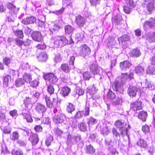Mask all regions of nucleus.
Returning <instances> with one entry per match:
<instances>
[{"instance_id": "nucleus-1", "label": "nucleus", "mask_w": 155, "mask_h": 155, "mask_svg": "<svg viewBox=\"0 0 155 155\" xmlns=\"http://www.w3.org/2000/svg\"><path fill=\"white\" fill-rule=\"evenodd\" d=\"M115 125L119 129V130L122 135H127V129L126 123L122 121L117 120L115 122Z\"/></svg>"}, {"instance_id": "nucleus-2", "label": "nucleus", "mask_w": 155, "mask_h": 155, "mask_svg": "<svg viewBox=\"0 0 155 155\" xmlns=\"http://www.w3.org/2000/svg\"><path fill=\"white\" fill-rule=\"evenodd\" d=\"M91 50L89 47L87 45L84 44L79 47V54L82 57L89 55L91 53Z\"/></svg>"}, {"instance_id": "nucleus-3", "label": "nucleus", "mask_w": 155, "mask_h": 155, "mask_svg": "<svg viewBox=\"0 0 155 155\" xmlns=\"http://www.w3.org/2000/svg\"><path fill=\"white\" fill-rule=\"evenodd\" d=\"M68 43V40L64 36H57L54 39V44L58 47H62Z\"/></svg>"}, {"instance_id": "nucleus-4", "label": "nucleus", "mask_w": 155, "mask_h": 155, "mask_svg": "<svg viewBox=\"0 0 155 155\" xmlns=\"http://www.w3.org/2000/svg\"><path fill=\"white\" fill-rule=\"evenodd\" d=\"M55 97L52 98V100L51 101L49 97L47 96H45L47 106L48 107H54L57 106L58 101L57 94H55Z\"/></svg>"}, {"instance_id": "nucleus-5", "label": "nucleus", "mask_w": 155, "mask_h": 155, "mask_svg": "<svg viewBox=\"0 0 155 155\" xmlns=\"http://www.w3.org/2000/svg\"><path fill=\"white\" fill-rule=\"evenodd\" d=\"M44 78L45 80H48L51 84H55L58 81L56 76L52 73L46 74L44 76Z\"/></svg>"}, {"instance_id": "nucleus-6", "label": "nucleus", "mask_w": 155, "mask_h": 155, "mask_svg": "<svg viewBox=\"0 0 155 155\" xmlns=\"http://www.w3.org/2000/svg\"><path fill=\"white\" fill-rule=\"evenodd\" d=\"M7 7L9 9V14L16 16V14L19 10L18 8L16 7L15 5L11 3L8 4Z\"/></svg>"}, {"instance_id": "nucleus-7", "label": "nucleus", "mask_w": 155, "mask_h": 155, "mask_svg": "<svg viewBox=\"0 0 155 155\" xmlns=\"http://www.w3.org/2000/svg\"><path fill=\"white\" fill-rule=\"evenodd\" d=\"M154 2L153 0H144V4L146 5L147 9L150 13H151L154 9Z\"/></svg>"}, {"instance_id": "nucleus-8", "label": "nucleus", "mask_w": 155, "mask_h": 155, "mask_svg": "<svg viewBox=\"0 0 155 155\" xmlns=\"http://www.w3.org/2000/svg\"><path fill=\"white\" fill-rule=\"evenodd\" d=\"M65 117L64 115L60 114L54 116L53 117L54 122L55 124L61 123L63 122Z\"/></svg>"}, {"instance_id": "nucleus-9", "label": "nucleus", "mask_w": 155, "mask_h": 155, "mask_svg": "<svg viewBox=\"0 0 155 155\" xmlns=\"http://www.w3.org/2000/svg\"><path fill=\"white\" fill-rule=\"evenodd\" d=\"M141 102L140 101H137L132 103L130 105V108L134 111H135L142 108Z\"/></svg>"}, {"instance_id": "nucleus-10", "label": "nucleus", "mask_w": 155, "mask_h": 155, "mask_svg": "<svg viewBox=\"0 0 155 155\" xmlns=\"http://www.w3.org/2000/svg\"><path fill=\"white\" fill-rule=\"evenodd\" d=\"M76 22L78 25L80 27H83L85 24L84 18L79 15L76 17Z\"/></svg>"}, {"instance_id": "nucleus-11", "label": "nucleus", "mask_w": 155, "mask_h": 155, "mask_svg": "<svg viewBox=\"0 0 155 155\" xmlns=\"http://www.w3.org/2000/svg\"><path fill=\"white\" fill-rule=\"evenodd\" d=\"M148 25L151 28L155 27V18H151L149 21H145L143 24V27L145 30L147 29Z\"/></svg>"}, {"instance_id": "nucleus-12", "label": "nucleus", "mask_w": 155, "mask_h": 155, "mask_svg": "<svg viewBox=\"0 0 155 155\" xmlns=\"http://www.w3.org/2000/svg\"><path fill=\"white\" fill-rule=\"evenodd\" d=\"M134 74L133 73H130L129 74L123 73L122 74L121 76V80L123 83L128 79L130 80L133 78Z\"/></svg>"}, {"instance_id": "nucleus-13", "label": "nucleus", "mask_w": 155, "mask_h": 155, "mask_svg": "<svg viewBox=\"0 0 155 155\" xmlns=\"http://www.w3.org/2000/svg\"><path fill=\"white\" fill-rule=\"evenodd\" d=\"M138 91L137 88L134 86H130L128 89V93L130 97H134Z\"/></svg>"}, {"instance_id": "nucleus-14", "label": "nucleus", "mask_w": 155, "mask_h": 155, "mask_svg": "<svg viewBox=\"0 0 155 155\" xmlns=\"http://www.w3.org/2000/svg\"><path fill=\"white\" fill-rule=\"evenodd\" d=\"M32 39L37 41H40L43 40L41 34L39 32H35L31 35Z\"/></svg>"}, {"instance_id": "nucleus-15", "label": "nucleus", "mask_w": 155, "mask_h": 155, "mask_svg": "<svg viewBox=\"0 0 155 155\" xmlns=\"http://www.w3.org/2000/svg\"><path fill=\"white\" fill-rule=\"evenodd\" d=\"M89 69L91 72L94 74H98L100 71V68L95 63L91 64Z\"/></svg>"}, {"instance_id": "nucleus-16", "label": "nucleus", "mask_w": 155, "mask_h": 155, "mask_svg": "<svg viewBox=\"0 0 155 155\" xmlns=\"http://www.w3.org/2000/svg\"><path fill=\"white\" fill-rule=\"evenodd\" d=\"M36 18L35 17L31 16L30 17H27L23 19L22 21V23L25 25H28L34 23L35 22Z\"/></svg>"}, {"instance_id": "nucleus-17", "label": "nucleus", "mask_w": 155, "mask_h": 155, "mask_svg": "<svg viewBox=\"0 0 155 155\" xmlns=\"http://www.w3.org/2000/svg\"><path fill=\"white\" fill-rule=\"evenodd\" d=\"M131 65V64L128 61H125L120 64V68L121 70L126 71Z\"/></svg>"}, {"instance_id": "nucleus-18", "label": "nucleus", "mask_w": 155, "mask_h": 155, "mask_svg": "<svg viewBox=\"0 0 155 155\" xmlns=\"http://www.w3.org/2000/svg\"><path fill=\"white\" fill-rule=\"evenodd\" d=\"M124 83L121 81L116 80L115 81L112 85V87L114 91H117L121 87Z\"/></svg>"}, {"instance_id": "nucleus-19", "label": "nucleus", "mask_w": 155, "mask_h": 155, "mask_svg": "<svg viewBox=\"0 0 155 155\" xmlns=\"http://www.w3.org/2000/svg\"><path fill=\"white\" fill-rule=\"evenodd\" d=\"M130 55L132 57H138L141 55L139 49L135 48L133 49L129 53Z\"/></svg>"}, {"instance_id": "nucleus-20", "label": "nucleus", "mask_w": 155, "mask_h": 155, "mask_svg": "<svg viewBox=\"0 0 155 155\" xmlns=\"http://www.w3.org/2000/svg\"><path fill=\"white\" fill-rule=\"evenodd\" d=\"M71 89L67 87H63L60 92L61 94L63 97L68 96L71 91Z\"/></svg>"}, {"instance_id": "nucleus-21", "label": "nucleus", "mask_w": 155, "mask_h": 155, "mask_svg": "<svg viewBox=\"0 0 155 155\" xmlns=\"http://www.w3.org/2000/svg\"><path fill=\"white\" fill-rule=\"evenodd\" d=\"M146 38L150 42H155V33L154 32L147 33L146 35Z\"/></svg>"}, {"instance_id": "nucleus-22", "label": "nucleus", "mask_w": 155, "mask_h": 155, "mask_svg": "<svg viewBox=\"0 0 155 155\" xmlns=\"http://www.w3.org/2000/svg\"><path fill=\"white\" fill-rule=\"evenodd\" d=\"M122 21V17L121 15L118 14L115 16L112 20V23L115 25H117L121 23Z\"/></svg>"}, {"instance_id": "nucleus-23", "label": "nucleus", "mask_w": 155, "mask_h": 155, "mask_svg": "<svg viewBox=\"0 0 155 155\" xmlns=\"http://www.w3.org/2000/svg\"><path fill=\"white\" fill-rule=\"evenodd\" d=\"M29 140L31 141L33 145H36L38 143L39 140L38 135L36 134H32L30 135Z\"/></svg>"}, {"instance_id": "nucleus-24", "label": "nucleus", "mask_w": 155, "mask_h": 155, "mask_svg": "<svg viewBox=\"0 0 155 155\" xmlns=\"http://www.w3.org/2000/svg\"><path fill=\"white\" fill-rule=\"evenodd\" d=\"M135 73L139 75H142L145 73L143 67L141 65H138L135 68Z\"/></svg>"}, {"instance_id": "nucleus-25", "label": "nucleus", "mask_w": 155, "mask_h": 155, "mask_svg": "<svg viewBox=\"0 0 155 155\" xmlns=\"http://www.w3.org/2000/svg\"><path fill=\"white\" fill-rule=\"evenodd\" d=\"M35 109L38 112L42 114L46 110V109L45 106L40 104H37Z\"/></svg>"}, {"instance_id": "nucleus-26", "label": "nucleus", "mask_w": 155, "mask_h": 155, "mask_svg": "<svg viewBox=\"0 0 155 155\" xmlns=\"http://www.w3.org/2000/svg\"><path fill=\"white\" fill-rule=\"evenodd\" d=\"M137 146L141 148H146L147 146L146 142L143 139H140L137 142Z\"/></svg>"}, {"instance_id": "nucleus-27", "label": "nucleus", "mask_w": 155, "mask_h": 155, "mask_svg": "<svg viewBox=\"0 0 155 155\" xmlns=\"http://www.w3.org/2000/svg\"><path fill=\"white\" fill-rule=\"evenodd\" d=\"M23 80L26 82L31 83V82L32 78L31 75L29 73H25L23 76Z\"/></svg>"}, {"instance_id": "nucleus-28", "label": "nucleus", "mask_w": 155, "mask_h": 155, "mask_svg": "<svg viewBox=\"0 0 155 155\" xmlns=\"http://www.w3.org/2000/svg\"><path fill=\"white\" fill-rule=\"evenodd\" d=\"M130 38L128 35H124L118 38L119 43L120 42L122 44H124L125 42L129 41Z\"/></svg>"}, {"instance_id": "nucleus-29", "label": "nucleus", "mask_w": 155, "mask_h": 155, "mask_svg": "<svg viewBox=\"0 0 155 155\" xmlns=\"http://www.w3.org/2000/svg\"><path fill=\"white\" fill-rule=\"evenodd\" d=\"M64 29L65 33L68 34L72 33L74 30L73 27L69 25H65Z\"/></svg>"}, {"instance_id": "nucleus-30", "label": "nucleus", "mask_w": 155, "mask_h": 155, "mask_svg": "<svg viewBox=\"0 0 155 155\" xmlns=\"http://www.w3.org/2000/svg\"><path fill=\"white\" fill-rule=\"evenodd\" d=\"M37 58L40 61H45L47 59L48 56L45 53L42 52L40 53L39 56L37 57Z\"/></svg>"}, {"instance_id": "nucleus-31", "label": "nucleus", "mask_w": 155, "mask_h": 155, "mask_svg": "<svg viewBox=\"0 0 155 155\" xmlns=\"http://www.w3.org/2000/svg\"><path fill=\"white\" fill-rule=\"evenodd\" d=\"M14 33L15 35L18 38H22L24 37L23 33L21 30L18 29L14 31Z\"/></svg>"}, {"instance_id": "nucleus-32", "label": "nucleus", "mask_w": 155, "mask_h": 155, "mask_svg": "<svg viewBox=\"0 0 155 155\" xmlns=\"http://www.w3.org/2000/svg\"><path fill=\"white\" fill-rule=\"evenodd\" d=\"M147 117V114L146 112L144 111L140 112L138 116L139 119L143 121H146Z\"/></svg>"}, {"instance_id": "nucleus-33", "label": "nucleus", "mask_w": 155, "mask_h": 155, "mask_svg": "<svg viewBox=\"0 0 155 155\" xmlns=\"http://www.w3.org/2000/svg\"><path fill=\"white\" fill-rule=\"evenodd\" d=\"M6 112L5 108L0 107V120H2L5 118V114Z\"/></svg>"}, {"instance_id": "nucleus-34", "label": "nucleus", "mask_w": 155, "mask_h": 155, "mask_svg": "<svg viewBox=\"0 0 155 155\" xmlns=\"http://www.w3.org/2000/svg\"><path fill=\"white\" fill-rule=\"evenodd\" d=\"M19 137L18 133L17 131L12 132L10 135L11 139L14 141L17 140Z\"/></svg>"}, {"instance_id": "nucleus-35", "label": "nucleus", "mask_w": 155, "mask_h": 155, "mask_svg": "<svg viewBox=\"0 0 155 155\" xmlns=\"http://www.w3.org/2000/svg\"><path fill=\"white\" fill-rule=\"evenodd\" d=\"M87 123H88L89 127H91L97 123V120L96 119L92 117H90L87 119Z\"/></svg>"}, {"instance_id": "nucleus-36", "label": "nucleus", "mask_w": 155, "mask_h": 155, "mask_svg": "<svg viewBox=\"0 0 155 155\" xmlns=\"http://www.w3.org/2000/svg\"><path fill=\"white\" fill-rule=\"evenodd\" d=\"M97 90L96 87L94 85L92 88L91 87L87 88V92L91 94H93L96 92Z\"/></svg>"}, {"instance_id": "nucleus-37", "label": "nucleus", "mask_w": 155, "mask_h": 155, "mask_svg": "<svg viewBox=\"0 0 155 155\" xmlns=\"http://www.w3.org/2000/svg\"><path fill=\"white\" fill-rule=\"evenodd\" d=\"M61 68L64 72L66 73L68 72L70 70L69 66L66 64H62L61 66Z\"/></svg>"}, {"instance_id": "nucleus-38", "label": "nucleus", "mask_w": 155, "mask_h": 155, "mask_svg": "<svg viewBox=\"0 0 155 155\" xmlns=\"http://www.w3.org/2000/svg\"><path fill=\"white\" fill-rule=\"evenodd\" d=\"M84 37V34L82 32L77 33L75 35L76 38L78 41L83 40Z\"/></svg>"}, {"instance_id": "nucleus-39", "label": "nucleus", "mask_w": 155, "mask_h": 155, "mask_svg": "<svg viewBox=\"0 0 155 155\" xmlns=\"http://www.w3.org/2000/svg\"><path fill=\"white\" fill-rule=\"evenodd\" d=\"M83 75L84 79L85 80H88L92 77L90 73L88 71L84 72Z\"/></svg>"}, {"instance_id": "nucleus-40", "label": "nucleus", "mask_w": 155, "mask_h": 155, "mask_svg": "<svg viewBox=\"0 0 155 155\" xmlns=\"http://www.w3.org/2000/svg\"><path fill=\"white\" fill-rule=\"evenodd\" d=\"M87 153L92 154L95 152V150L91 144L87 146Z\"/></svg>"}, {"instance_id": "nucleus-41", "label": "nucleus", "mask_w": 155, "mask_h": 155, "mask_svg": "<svg viewBox=\"0 0 155 155\" xmlns=\"http://www.w3.org/2000/svg\"><path fill=\"white\" fill-rule=\"evenodd\" d=\"M23 115L24 118H25L28 122H31L33 120L31 117V116L28 114L23 113Z\"/></svg>"}, {"instance_id": "nucleus-42", "label": "nucleus", "mask_w": 155, "mask_h": 155, "mask_svg": "<svg viewBox=\"0 0 155 155\" xmlns=\"http://www.w3.org/2000/svg\"><path fill=\"white\" fill-rule=\"evenodd\" d=\"M74 106L73 104L70 103L67 107V110L68 112L71 113L74 110Z\"/></svg>"}, {"instance_id": "nucleus-43", "label": "nucleus", "mask_w": 155, "mask_h": 155, "mask_svg": "<svg viewBox=\"0 0 155 155\" xmlns=\"http://www.w3.org/2000/svg\"><path fill=\"white\" fill-rule=\"evenodd\" d=\"M90 111L89 105L88 104H86L85 106L84 110L82 111L83 114L84 115L87 116L89 114Z\"/></svg>"}, {"instance_id": "nucleus-44", "label": "nucleus", "mask_w": 155, "mask_h": 155, "mask_svg": "<svg viewBox=\"0 0 155 155\" xmlns=\"http://www.w3.org/2000/svg\"><path fill=\"white\" fill-rule=\"evenodd\" d=\"M63 4V5L65 7H71L72 5L71 1L70 0H64Z\"/></svg>"}, {"instance_id": "nucleus-45", "label": "nucleus", "mask_w": 155, "mask_h": 155, "mask_svg": "<svg viewBox=\"0 0 155 155\" xmlns=\"http://www.w3.org/2000/svg\"><path fill=\"white\" fill-rule=\"evenodd\" d=\"M12 155H23V153L21 150H12Z\"/></svg>"}, {"instance_id": "nucleus-46", "label": "nucleus", "mask_w": 155, "mask_h": 155, "mask_svg": "<svg viewBox=\"0 0 155 155\" xmlns=\"http://www.w3.org/2000/svg\"><path fill=\"white\" fill-rule=\"evenodd\" d=\"M53 141V137L51 136H50L48 137L45 141V144L47 146H48L51 144V142Z\"/></svg>"}, {"instance_id": "nucleus-47", "label": "nucleus", "mask_w": 155, "mask_h": 155, "mask_svg": "<svg viewBox=\"0 0 155 155\" xmlns=\"http://www.w3.org/2000/svg\"><path fill=\"white\" fill-rule=\"evenodd\" d=\"M24 83V81L21 78H19L16 80L15 85L17 87H19L23 85Z\"/></svg>"}, {"instance_id": "nucleus-48", "label": "nucleus", "mask_w": 155, "mask_h": 155, "mask_svg": "<svg viewBox=\"0 0 155 155\" xmlns=\"http://www.w3.org/2000/svg\"><path fill=\"white\" fill-rule=\"evenodd\" d=\"M47 91L50 94H53L54 91V88L53 86L51 84L48 85L47 87Z\"/></svg>"}, {"instance_id": "nucleus-49", "label": "nucleus", "mask_w": 155, "mask_h": 155, "mask_svg": "<svg viewBox=\"0 0 155 155\" xmlns=\"http://www.w3.org/2000/svg\"><path fill=\"white\" fill-rule=\"evenodd\" d=\"M3 63L6 65H8L11 62L10 58L8 57H5L3 59Z\"/></svg>"}, {"instance_id": "nucleus-50", "label": "nucleus", "mask_w": 155, "mask_h": 155, "mask_svg": "<svg viewBox=\"0 0 155 155\" xmlns=\"http://www.w3.org/2000/svg\"><path fill=\"white\" fill-rule=\"evenodd\" d=\"M146 88H148L150 89H152L154 88V86H153V83L151 82H146L145 83V87Z\"/></svg>"}, {"instance_id": "nucleus-51", "label": "nucleus", "mask_w": 155, "mask_h": 155, "mask_svg": "<svg viewBox=\"0 0 155 155\" xmlns=\"http://www.w3.org/2000/svg\"><path fill=\"white\" fill-rule=\"evenodd\" d=\"M142 131L144 133L146 134L150 131V128L147 125H145L142 127Z\"/></svg>"}, {"instance_id": "nucleus-52", "label": "nucleus", "mask_w": 155, "mask_h": 155, "mask_svg": "<svg viewBox=\"0 0 155 155\" xmlns=\"http://www.w3.org/2000/svg\"><path fill=\"white\" fill-rule=\"evenodd\" d=\"M61 60V59L59 54L58 53L55 55L54 59V61L55 62L58 63L60 62Z\"/></svg>"}, {"instance_id": "nucleus-53", "label": "nucleus", "mask_w": 155, "mask_h": 155, "mask_svg": "<svg viewBox=\"0 0 155 155\" xmlns=\"http://www.w3.org/2000/svg\"><path fill=\"white\" fill-rule=\"evenodd\" d=\"M15 43L16 45L19 47L21 46L23 44V42L18 39L17 38H16L15 40Z\"/></svg>"}, {"instance_id": "nucleus-54", "label": "nucleus", "mask_w": 155, "mask_h": 155, "mask_svg": "<svg viewBox=\"0 0 155 155\" xmlns=\"http://www.w3.org/2000/svg\"><path fill=\"white\" fill-rule=\"evenodd\" d=\"M107 95L108 98L110 99H113L115 97L114 94L111 91H109Z\"/></svg>"}, {"instance_id": "nucleus-55", "label": "nucleus", "mask_w": 155, "mask_h": 155, "mask_svg": "<svg viewBox=\"0 0 155 155\" xmlns=\"http://www.w3.org/2000/svg\"><path fill=\"white\" fill-rule=\"evenodd\" d=\"M16 17V15H11L9 14V15L7 18V20L8 21L13 22Z\"/></svg>"}, {"instance_id": "nucleus-56", "label": "nucleus", "mask_w": 155, "mask_h": 155, "mask_svg": "<svg viewBox=\"0 0 155 155\" xmlns=\"http://www.w3.org/2000/svg\"><path fill=\"white\" fill-rule=\"evenodd\" d=\"M30 94L33 97H37L39 96V94L38 93H37L35 91H32L31 92Z\"/></svg>"}, {"instance_id": "nucleus-57", "label": "nucleus", "mask_w": 155, "mask_h": 155, "mask_svg": "<svg viewBox=\"0 0 155 155\" xmlns=\"http://www.w3.org/2000/svg\"><path fill=\"white\" fill-rule=\"evenodd\" d=\"M101 0H90L91 4L93 5H96L100 3Z\"/></svg>"}, {"instance_id": "nucleus-58", "label": "nucleus", "mask_w": 155, "mask_h": 155, "mask_svg": "<svg viewBox=\"0 0 155 155\" xmlns=\"http://www.w3.org/2000/svg\"><path fill=\"white\" fill-rule=\"evenodd\" d=\"M127 4L128 5L130 6L131 8H134L135 6V5L132 0H127Z\"/></svg>"}, {"instance_id": "nucleus-59", "label": "nucleus", "mask_w": 155, "mask_h": 155, "mask_svg": "<svg viewBox=\"0 0 155 155\" xmlns=\"http://www.w3.org/2000/svg\"><path fill=\"white\" fill-rule=\"evenodd\" d=\"M102 132L104 134H105L106 135L109 134L110 132L109 130H108V127L105 126V127H104L102 130Z\"/></svg>"}, {"instance_id": "nucleus-60", "label": "nucleus", "mask_w": 155, "mask_h": 155, "mask_svg": "<svg viewBox=\"0 0 155 155\" xmlns=\"http://www.w3.org/2000/svg\"><path fill=\"white\" fill-rule=\"evenodd\" d=\"M31 98L29 97H27L26 99L24 100V103L25 105H28L31 103Z\"/></svg>"}, {"instance_id": "nucleus-61", "label": "nucleus", "mask_w": 155, "mask_h": 155, "mask_svg": "<svg viewBox=\"0 0 155 155\" xmlns=\"http://www.w3.org/2000/svg\"><path fill=\"white\" fill-rule=\"evenodd\" d=\"M84 91L81 88H78L76 90V94L79 95H83L84 94Z\"/></svg>"}, {"instance_id": "nucleus-62", "label": "nucleus", "mask_w": 155, "mask_h": 155, "mask_svg": "<svg viewBox=\"0 0 155 155\" xmlns=\"http://www.w3.org/2000/svg\"><path fill=\"white\" fill-rule=\"evenodd\" d=\"M79 128L81 130L83 131L85 130L87 128L85 124L84 123H81L80 124Z\"/></svg>"}, {"instance_id": "nucleus-63", "label": "nucleus", "mask_w": 155, "mask_h": 155, "mask_svg": "<svg viewBox=\"0 0 155 155\" xmlns=\"http://www.w3.org/2000/svg\"><path fill=\"white\" fill-rule=\"evenodd\" d=\"M70 124L71 126L73 127H75L77 126L78 123L75 120H74L73 121H72L71 120H70Z\"/></svg>"}, {"instance_id": "nucleus-64", "label": "nucleus", "mask_w": 155, "mask_h": 155, "mask_svg": "<svg viewBox=\"0 0 155 155\" xmlns=\"http://www.w3.org/2000/svg\"><path fill=\"white\" fill-rule=\"evenodd\" d=\"M131 8L127 6H125L124 8V10L126 13H129L131 11Z\"/></svg>"}]
</instances>
